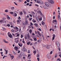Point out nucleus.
<instances>
[{
  "label": "nucleus",
  "instance_id": "1",
  "mask_svg": "<svg viewBox=\"0 0 61 61\" xmlns=\"http://www.w3.org/2000/svg\"><path fill=\"white\" fill-rule=\"evenodd\" d=\"M45 5L47 6V7H51V4L48 2H45Z\"/></svg>",
  "mask_w": 61,
  "mask_h": 61
},
{
  "label": "nucleus",
  "instance_id": "2",
  "mask_svg": "<svg viewBox=\"0 0 61 61\" xmlns=\"http://www.w3.org/2000/svg\"><path fill=\"white\" fill-rule=\"evenodd\" d=\"M37 3H38V4H40L41 5H43V4H44V3H43V2L42 1L40 0H37Z\"/></svg>",
  "mask_w": 61,
  "mask_h": 61
},
{
  "label": "nucleus",
  "instance_id": "3",
  "mask_svg": "<svg viewBox=\"0 0 61 61\" xmlns=\"http://www.w3.org/2000/svg\"><path fill=\"white\" fill-rule=\"evenodd\" d=\"M18 39H19V38L18 37L15 38L14 41L15 43H18L19 42Z\"/></svg>",
  "mask_w": 61,
  "mask_h": 61
},
{
  "label": "nucleus",
  "instance_id": "4",
  "mask_svg": "<svg viewBox=\"0 0 61 61\" xmlns=\"http://www.w3.org/2000/svg\"><path fill=\"white\" fill-rule=\"evenodd\" d=\"M49 2L51 4H54V1L52 0H49Z\"/></svg>",
  "mask_w": 61,
  "mask_h": 61
},
{
  "label": "nucleus",
  "instance_id": "5",
  "mask_svg": "<svg viewBox=\"0 0 61 61\" xmlns=\"http://www.w3.org/2000/svg\"><path fill=\"white\" fill-rule=\"evenodd\" d=\"M56 43L57 45V47H59V43L57 41H56Z\"/></svg>",
  "mask_w": 61,
  "mask_h": 61
},
{
  "label": "nucleus",
  "instance_id": "6",
  "mask_svg": "<svg viewBox=\"0 0 61 61\" xmlns=\"http://www.w3.org/2000/svg\"><path fill=\"white\" fill-rule=\"evenodd\" d=\"M38 12L42 16H44V15L42 14V13L41 12V11L40 10H39Z\"/></svg>",
  "mask_w": 61,
  "mask_h": 61
},
{
  "label": "nucleus",
  "instance_id": "7",
  "mask_svg": "<svg viewBox=\"0 0 61 61\" xmlns=\"http://www.w3.org/2000/svg\"><path fill=\"white\" fill-rule=\"evenodd\" d=\"M27 37H28V39H30L31 37H30V36H29V33H28V34H27Z\"/></svg>",
  "mask_w": 61,
  "mask_h": 61
},
{
  "label": "nucleus",
  "instance_id": "8",
  "mask_svg": "<svg viewBox=\"0 0 61 61\" xmlns=\"http://www.w3.org/2000/svg\"><path fill=\"white\" fill-rule=\"evenodd\" d=\"M25 23L26 25H28V21H27V20H25Z\"/></svg>",
  "mask_w": 61,
  "mask_h": 61
},
{
  "label": "nucleus",
  "instance_id": "9",
  "mask_svg": "<svg viewBox=\"0 0 61 61\" xmlns=\"http://www.w3.org/2000/svg\"><path fill=\"white\" fill-rule=\"evenodd\" d=\"M47 58H48V59H50L51 58V57L49 55L47 54L46 56Z\"/></svg>",
  "mask_w": 61,
  "mask_h": 61
},
{
  "label": "nucleus",
  "instance_id": "10",
  "mask_svg": "<svg viewBox=\"0 0 61 61\" xmlns=\"http://www.w3.org/2000/svg\"><path fill=\"white\" fill-rule=\"evenodd\" d=\"M43 7L45 9H48V7L46 5H44L43 6Z\"/></svg>",
  "mask_w": 61,
  "mask_h": 61
},
{
  "label": "nucleus",
  "instance_id": "11",
  "mask_svg": "<svg viewBox=\"0 0 61 61\" xmlns=\"http://www.w3.org/2000/svg\"><path fill=\"white\" fill-rule=\"evenodd\" d=\"M14 49L15 50H16V51H17V50H18V48L17 47H15L14 48Z\"/></svg>",
  "mask_w": 61,
  "mask_h": 61
},
{
  "label": "nucleus",
  "instance_id": "12",
  "mask_svg": "<svg viewBox=\"0 0 61 61\" xmlns=\"http://www.w3.org/2000/svg\"><path fill=\"white\" fill-rule=\"evenodd\" d=\"M53 37H52V40H54V39H55V37H56V35H55V34H53Z\"/></svg>",
  "mask_w": 61,
  "mask_h": 61
},
{
  "label": "nucleus",
  "instance_id": "13",
  "mask_svg": "<svg viewBox=\"0 0 61 61\" xmlns=\"http://www.w3.org/2000/svg\"><path fill=\"white\" fill-rule=\"evenodd\" d=\"M46 48L47 49H49V48H50V46L48 45H47L46 46Z\"/></svg>",
  "mask_w": 61,
  "mask_h": 61
},
{
  "label": "nucleus",
  "instance_id": "14",
  "mask_svg": "<svg viewBox=\"0 0 61 61\" xmlns=\"http://www.w3.org/2000/svg\"><path fill=\"white\" fill-rule=\"evenodd\" d=\"M15 28L16 30H15V32H17V31H18V28L17 27H15Z\"/></svg>",
  "mask_w": 61,
  "mask_h": 61
},
{
  "label": "nucleus",
  "instance_id": "15",
  "mask_svg": "<svg viewBox=\"0 0 61 61\" xmlns=\"http://www.w3.org/2000/svg\"><path fill=\"white\" fill-rule=\"evenodd\" d=\"M3 41L4 42V43H7V44L8 43V42L7 41H5V39L3 40Z\"/></svg>",
  "mask_w": 61,
  "mask_h": 61
},
{
  "label": "nucleus",
  "instance_id": "16",
  "mask_svg": "<svg viewBox=\"0 0 61 61\" xmlns=\"http://www.w3.org/2000/svg\"><path fill=\"white\" fill-rule=\"evenodd\" d=\"M41 41H42V39H40L38 40L37 41V42H41Z\"/></svg>",
  "mask_w": 61,
  "mask_h": 61
},
{
  "label": "nucleus",
  "instance_id": "17",
  "mask_svg": "<svg viewBox=\"0 0 61 61\" xmlns=\"http://www.w3.org/2000/svg\"><path fill=\"white\" fill-rule=\"evenodd\" d=\"M11 57V60H12L14 57V56L11 55H10Z\"/></svg>",
  "mask_w": 61,
  "mask_h": 61
},
{
  "label": "nucleus",
  "instance_id": "18",
  "mask_svg": "<svg viewBox=\"0 0 61 61\" xmlns=\"http://www.w3.org/2000/svg\"><path fill=\"white\" fill-rule=\"evenodd\" d=\"M6 16H7V19L8 20H9V19H10V18L9 16L8 15H7Z\"/></svg>",
  "mask_w": 61,
  "mask_h": 61
},
{
  "label": "nucleus",
  "instance_id": "19",
  "mask_svg": "<svg viewBox=\"0 0 61 61\" xmlns=\"http://www.w3.org/2000/svg\"><path fill=\"white\" fill-rule=\"evenodd\" d=\"M34 25H35L36 27H38V25L36 23L34 24Z\"/></svg>",
  "mask_w": 61,
  "mask_h": 61
},
{
  "label": "nucleus",
  "instance_id": "20",
  "mask_svg": "<svg viewBox=\"0 0 61 61\" xmlns=\"http://www.w3.org/2000/svg\"><path fill=\"white\" fill-rule=\"evenodd\" d=\"M23 51H26V49L25 47H23Z\"/></svg>",
  "mask_w": 61,
  "mask_h": 61
},
{
  "label": "nucleus",
  "instance_id": "21",
  "mask_svg": "<svg viewBox=\"0 0 61 61\" xmlns=\"http://www.w3.org/2000/svg\"><path fill=\"white\" fill-rule=\"evenodd\" d=\"M32 22H33V23H36V20H35V19H33L32 20Z\"/></svg>",
  "mask_w": 61,
  "mask_h": 61
},
{
  "label": "nucleus",
  "instance_id": "22",
  "mask_svg": "<svg viewBox=\"0 0 61 61\" xmlns=\"http://www.w3.org/2000/svg\"><path fill=\"white\" fill-rule=\"evenodd\" d=\"M9 36L10 37V38H12V35H9Z\"/></svg>",
  "mask_w": 61,
  "mask_h": 61
},
{
  "label": "nucleus",
  "instance_id": "23",
  "mask_svg": "<svg viewBox=\"0 0 61 61\" xmlns=\"http://www.w3.org/2000/svg\"><path fill=\"white\" fill-rule=\"evenodd\" d=\"M4 50L5 52H6V54H7V52H8V50H5V49H4Z\"/></svg>",
  "mask_w": 61,
  "mask_h": 61
},
{
  "label": "nucleus",
  "instance_id": "24",
  "mask_svg": "<svg viewBox=\"0 0 61 61\" xmlns=\"http://www.w3.org/2000/svg\"><path fill=\"white\" fill-rule=\"evenodd\" d=\"M22 43L24 44H25V42L24 41V39H23Z\"/></svg>",
  "mask_w": 61,
  "mask_h": 61
},
{
  "label": "nucleus",
  "instance_id": "25",
  "mask_svg": "<svg viewBox=\"0 0 61 61\" xmlns=\"http://www.w3.org/2000/svg\"><path fill=\"white\" fill-rule=\"evenodd\" d=\"M2 30H3V31H5V29L3 27H2Z\"/></svg>",
  "mask_w": 61,
  "mask_h": 61
},
{
  "label": "nucleus",
  "instance_id": "26",
  "mask_svg": "<svg viewBox=\"0 0 61 61\" xmlns=\"http://www.w3.org/2000/svg\"><path fill=\"white\" fill-rule=\"evenodd\" d=\"M5 12H6V13H7L8 12V11L7 10H5Z\"/></svg>",
  "mask_w": 61,
  "mask_h": 61
},
{
  "label": "nucleus",
  "instance_id": "27",
  "mask_svg": "<svg viewBox=\"0 0 61 61\" xmlns=\"http://www.w3.org/2000/svg\"><path fill=\"white\" fill-rule=\"evenodd\" d=\"M53 22H54V23L55 22V23H57V20H54L53 21Z\"/></svg>",
  "mask_w": 61,
  "mask_h": 61
},
{
  "label": "nucleus",
  "instance_id": "28",
  "mask_svg": "<svg viewBox=\"0 0 61 61\" xmlns=\"http://www.w3.org/2000/svg\"><path fill=\"white\" fill-rule=\"evenodd\" d=\"M61 61V60H60V59L59 58H58V59H57L56 61Z\"/></svg>",
  "mask_w": 61,
  "mask_h": 61
},
{
  "label": "nucleus",
  "instance_id": "29",
  "mask_svg": "<svg viewBox=\"0 0 61 61\" xmlns=\"http://www.w3.org/2000/svg\"><path fill=\"white\" fill-rule=\"evenodd\" d=\"M60 15H58V20H59V19H60Z\"/></svg>",
  "mask_w": 61,
  "mask_h": 61
},
{
  "label": "nucleus",
  "instance_id": "30",
  "mask_svg": "<svg viewBox=\"0 0 61 61\" xmlns=\"http://www.w3.org/2000/svg\"><path fill=\"white\" fill-rule=\"evenodd\" d=\"M18 53H20V51L19 50H17V51H16Z\"/></svg>",
  "mask_w": 61,
  "mask_h": 61
},
{
  "label": "nucleus",
  "instance_id": "31",
  "mask_svg": "<svg viewBox=\"0 0 61 61\" xmlns=\"http://www.w3.org/2000/svg\"><path fill=\"white\" fill-rule=\"evenodd\" d=\"M18 56L19 57V58H20L22 57V56L20 55L19 56Z\"/></svg>",
  "mask_w": 61,
  "mask_h": 61
},
{
  "label": "nucleus",
  "instance_id": "32",
  "mask_svg": "<svg viewBox=\"0 0 61 61\" xmlns=\"http://www.w3.org/2000/svg\"><path fill=\"white\" fill-rule=\"evenodd\" d=\"M13 54H14V55H16V53H15V51H14L13 52Z\"/></svg>",
  "mask_w": 61,
  "mask_h": 61
},
{
  "label": "nucleus",
  "instance_id": "33",
  "mask_svg": "<svg viewBox=\"0 0 61 61\" xmlns=\"http://www.w3.org/2000/svg\"><path fill=\"white\" fill-rule=\"evenodd\" d=\"M33 53L34 54H35V55H36V51H34L33 52Z\"/></svg>",
  "mask_w": 61,
  "mask_h": 61
},
{
  "label": "nucleus",
  "instance_id": "34",
  "mask_svg": "<svg viewBox=\"0 0 61 61\" xmlns=\"http://www.w3.org/2000/svg\"><path fill=\"white\" fill-rule=\"evenodd\" d=\"M32 30L31 29L29 31V32L30 33H32Z\"/></svg>",
  "mask_w": 61,
  "mask_h": 61
},
{
  "label": "nucleus",
  "instance_id": "35",
  "mask_svg": "<svg viewBox=\"0 0 61 61\" xmlns=\"http://www.w3.org/2000/svg\"><path fill=\"white\" fill-rule=\"evenodd\" d=\"M42 25H45V22H43V21H42Z\"/></svg>",
  "mask_w": 61,
  "mask_h": 61
},
{
  "label": "nucleus",
  "instance_id": "36",
  "mask_svg": "<svg viewBox=\"0 0 61 61\" xmlns=\"http://www.w3.org/2000/svg\"><path fill=\"white\" fill-rule=\"evenodd\" d=\"M42 45L43 47H45V46H46V45H45L42 44Z\"/></svg>",
  "mask_w": 61,
  "mask_h": 61
},
{
  "label": "nucleus",
  "instance_id": "37",
  "mask_svg": "<svg viewBox=\"0 0 61 61\" xmlns=\"http://www.w3.org/2000/svg\"><path fill=\"white\" fill-rule=\"evenodd\" d=\"M53 53V51H51L50 53V55H51V54H52V53Z\"/></svg>",
  "mask_w": 61,
  "mask_h": 61
},
{
  "label": "nucleus",
  "instance_id": "38",
  "mask_svg": "<svg viewBox=\"0 0 61 61\" xmlns=\"http://www.w3.org/2000/svg\"><path fill=\"white\" fill-rule=\"evenodd\" d=\"M11 9L12 10H14V7H12L11 8Z\"/></svg>",
  "mask_w": 61,
  "mask_h": 61
},
{
  "label": "nucleus",
  "instance_id": "39",
  "mask_svg": "<svg viewBox=\"0 0 61 61\" xmlns=\"http://www.w3.org/2000/svg\"><path fill=\"white\" fill-rule=\"evenodd\" d=\"M25 39H27V36H26V35H25Z\"/></svg>",
  "mask_w": 61,
  "mask_h": 61
},
{
  "label": "nucleus",
  "instance_id": "40",
  "mask_svg": "<svg viewBox=\"0 0 61 61\" xmlns=\"http://www.w3.org/2000/svg\"><path fill=\"white\" fill-rule=\"evenodd\" d=\"M21 56H23V53H21L20 54Z\"/></svg>",
  "mask_w": 61,
  "mask_h": 61
},
{
  "label": "nucleus",
  "instance_id": "41",
  "mask_svg": "<svg viewBox=\"0 0 61 61\" xmlns=\"http://www.w3.org/2000/svg\"><path fill=\"white\" fill-rule=\"evenodd\" d=\"M31 13H32V14H33V15H35V12H34L33 11H31Z\"/></svg>",
  "mask_w": 61,
  "mask_h": 61
},
{
  "label": "nucleus",
  "instance_id": "42",
  "mask_svg": "<svg viewBox=\"0 0 61 61\" xmlns=\"http://www.w3.org/2000/svg\"><path fill=\"white\" fill-rule=\"evenodd\" d=\"M30 50H28V54H29L30 53Z\"/></svg>",
  "mask_w": 61,
  "mask_h": 61
},
{
  "label": "nucleus",
  "instance_id": "43",
  "mask_svg": "<svg viewBox=\"0 0 61 61\" xmlns=\"http://www.w3.org/2000/svg\"><path fill=\"white\" fill-rule=\"evenodd\" d=\"M17 23H19V24H20V21L19 20H17Z\"/></svg>",
  "mask_w": 61,
  "mask_h": 61
},
{
  "label": "nucleus",
  "instance_id": "44",
  "mask_svg": "<svg viewBox=\"0 0 61 61\" xmlns=\"http://www.w3.org/2000/svg\"><path fill=\"white\" fill-rule=\"evenodd\" d=\"M14 15L15 16H17V14H16L15 13Z\"/></svg>",
  "mask_w": 61,
  "mask_h": 61
},
{
  "label": "nucleus",
  "instance_id": "45",
  "mask_svg": "<svg viewBox=\"0 0 61 61\" xmlns=\"http://www.w3.org/2000/svg\"><path fill=\"white\" fill-rule=\"evenodd\" d=\"M21 38H23V35H21Z\"/></svg>",
  "mask_w": 61,
  "mask_h": 61
},
{
  "label": "nucleus",
  "instance_id": "46",
  "mask_svg": "<svg viewBox=\"0 0 61 61\" xmlns=\"http://www.w3.org/2000/svg\"><path fill=\"white\" fill-rule=\"evenodd\" d=\"M39 56H40V55L39 54H37V57H39Z\"/></svg>",
  "mask_w": 61,
  "mask_h": 61
},
{
  "label": "nucleus",
  "instance_id": "47",
  "mask_svg": "<svg viewBox=\"0 0 61 61\" xmlns=\"http://www.w3.org/2000/svg\"><path fill=\"white\" fill-rule=\"evenodd\" d=\"M35 6H37V7H38V5H37V4H35Z\"/></svg>",
  "mask_w": 61,
  "mask_h": 61
},
{
  "label": "nucleus",
  "instance_id": "48",
  "mask_svg": "<svg viewBox=\"0 0 61 61\" xmlns=\"http://www.w3.org/2000/svg\"><path fill=\"white\" fill-rule=\"evenodd\" d=\"M14 4H15V5H17V4L15 2H14Z\"/></svg>",
  "mask_w": 61,
  "mask_h": 61
},
{
  "label": "nucleus",
  "instance_id": "49",
  "mask_svg": "<svg viewBox=\"0 0 61 61\" xmlns=\"http://www.w3.org/2000/svg\"><path fill=\"white\" fill-rule=\"evenodd\" d=\"M19 2H22V1H23V0H19Z\"/></svg>",
  "mask_w": 61,
  "mask_h": 61
},
{
  "label": "nucleus",
  "instance_id": "50",
  "mask_svg": "<svg viewBox=\"0 0 61 61\" xmlns=\"http://www.w3.org/2000/svg\"><path fill=\"white\" fill-rule=\"evenodd\" d=\"M10 13L11 14H13V12H10Z\"/></svg>",
  "mask_w": 61,
  "mask_h": 61
},
{
  "label": "nucleus",
  "instance_id": "51",
  "mask_svg": "<svg viewBox=\"0 0 61 61\" xmlns=\"http://www.w3.org/2000/svg\"><path fill=\"white\" fill-rule=\"evenodd\" d=\"M38 35H39V36H41V34H40V33H39L38 34Z\"/></svg>",
  "mask_w": 61,
  "mask_h": 61
},
{
  "label": "nucleus",
  "instance_id": "52",
  "mask_svg": "<svg viewBox=\"0 0 61 61\" xmlns=\"http://www.w3.org/2000/svg\"><path fill=\"white\" fill-rule=\"evenodd\" d=\"M30 42H29L28 43H27V45H29V44H30Z\"/></svg>",
  "mask_w": 61,
  "mask_h": 61
},
{
  "label": "nucleus",
  "instance_id": "53",
  "mask_svg": "<svg viewBox=\"0 0 61 61\" xmlns=\"http://www.w3.org/2000/svg\"><path fill=\"white\" fill-rule=\"evenodd\" d=\"M34 40H35V41H36L37 40H36V38H34Z\"/></svg>",
  "mask_w": 61,
  "mask_h": 61
},
{
  "label": "nucleus",
  "instance_id": "54",
  "mask_svg": "<svg viewBox=\"0 0 61 61\" xmlns=\"http://www.w3.org/2000/svg\"><path fill=\"white\" fill-rule=\"evenodd\" d=\"M26 1L27 2H29L30 0H26Z\"/></svg>",
  "mask_w": 61,
  "mask_h": 61
},
{
  "label": "nucleus",
  "instance_id": "55",
  "mask_svg": "<svg viewBox=\"0 0 61 61\" xmlns=\"http://www.w3.org/2000/svg\"><path fill=\"white\" fill-rule=\"evenodd\" d=\"M6 56H4L3 57V59H4L5 58V57H6Z\"/></svg>",
  "mask_w": 61,
  "mask_h": 61
},
{
  "label": "nucleus",
  "instance_id": "56",
  "mask_svg": "<svg viewBox=\"0 0 61 61\" xmlns=\"http://www.w3.org/2000/svg\"><path fill=\"white\" fill-rule=\"evenodd\" d=\"M20 58H19V57L18 56L17 57V60H18V59H20Z\"/></svg>",
  "mask_w": 61,
  "mask_h": 61
},
{
  "label": "nucleus",
  "instance_id": "57",
  "mask_svg": "<svg viewBox=\"0 0 61 61\" xmlns=\"http://www.w3.org/2000/svg\"><path fill=\"white\" fill-rule=\"evenodd\" d=\"M53 15H56V12H53Z\"/></svg>",
  "mask_w": 61,
  "mask_h": 61
},
{
  "label": "nucleus",
  "instance_id": "58",
  "mask_svg": "<svg viewBox=\"0 0 61 61\" xmlns=\"http://www.w3.org/2000/svg\"><path fill=\"white\" fill-rule=\"evenodd\" d=\"M18 44L19 45V46H22V45H20V44L18 43Z\"/></svg>",
  "mask_w": 61,
  "mask_h": 61
},
{
  "label": "nucleus",
  "instance_id": "59",
  "mask_svg": "<svg viewBox=\"0 0 61 61\" xmlns=\"http://www.w3.org/2000/svg\"><path fill=\"white\" fill-rule=\"evenodd\" d=\"M37 60L38 61H39V58H37Z\"/></svg>",
  "mask_w": 61,
  "mask_h": 61
},
{
  "label": "nucleus",
  "instance_id": "60",
  "mask_svg": "<svg viewBox=\"0 0 61 61\" xmlns=\"http://www.w3.org/2000/svg\"><path fill=\"white\" fill-rule=\"evenodd\" d=\"M31 55H30V54H29L28 55V57H30V56Z\"/></svg>",
  "mask_w": 61,
  "mask_h": 61
},
{
  "label": "nucleus",
  "instance_id": "61",
  "mask_svg": "<svg viewBox=\"0 0 61 61\" xmlns=\"http://www.w3.org/2000/svg\"><path fill=\"white\" fill-rule=\"evenodd\" d=\"M10 33L9 32H8V35H10Z\"/></svg>",
  "mask_w": 61,
  "mask_h": 61
},
{
  "label": "nucleus",
  "instance_id": "62",
  "mask_svg": "<svg viewBox=\"0 0 61 61\" xmlns=\"http://www.w3.org/2000/svg\"><path fill=\"white\" fill-rule=\"evenodd\" d=\"M7 26H8V27H9V26H10V25L9 24H7Z\"/></svg>",
  "mask_w": 61,
  "mask_h": 61
},
{
  "label": "nucleus",
  "instance_id": "63",
  "mask_svg": "<svg viewBox=\"0 0 61 61\" xmlns=\"http://www.w3.org/2000/svg\"><path fill=\"white\" fill-rule=\"evenodd\" d=\"M3 21V20H0V22H2Z\"/></svg>",
  "mask_w": 61,
  "mask_h": 61
},
{
  "label": "nucleus",
  "instance_id": "64",
  "mask_svg": "<svg viewBox=\"0 0 61 61\" xmlns=\"http://www.w3.org/2000/svg\"><path fill=\"white\" fill-rule=\"evenodd\" d=\"M53 19H55V16H53Z\"/></svg>",
  "mask_w": 61,
  "mask_h": 61
}]
</instances>
